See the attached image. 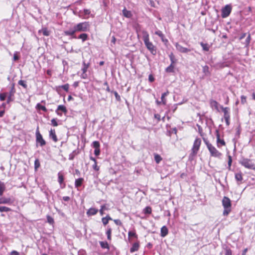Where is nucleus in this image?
<instances>
[{"label":"nucleus","instance_id":"1","mask_svg":"<svg viewBox=\"0 0 255 255\" xmlns=\"http://www.w3.org/2000/svg\"><path fill=\"white\" fill-rule=\"evenodd\" d=\"M143 40L146 48L150 51L151 53L153 55H155L156 50L155 47L153 45L152 42L149 41V35L147 31H143Z\"/></svg>","mask_w":255,"mask_h":255},{"label":"nucleus","instance_id":"2","mask_svg":"<svg viewBox=\"0 0 255 255\" xmlns=\"http://www.w3.org/2000/svg\"><path fill=\"white\" fill-rule=\"evenodd\" d=\"M205 142L211 154V155L215 157L220 158L222 154L208 141H205Z\"/></svg>","mask_w":255,"mask_h":255},{"label":"nucleus","instance_id":"3","mask_svg":"<svg viewBox=\"0 0 255 255\" xmlns=\"http://www.w3.org/2000/svg\"><path fill=\"white\" fill-rule=\"evenodd\" d=\"M240 163L246 168L255 170V164L250 159L243 158L240 160Z\"/></svg>","mask_w":255,"mask_h":255},{"label":"nucleus","instance_id":"4","mask_svg":"<svg viewBox=\"0 0 255 255\" xmlns=\"http://www.w3.org/2000/svg\"><path fill=\"white\" fill-rule=\"evenodd\" d=\"M74 26L77 32H85L88 30L90 24L89 22L85 21L78 23Z\"/></svg>","mask_w":255,"mask_h":255},{"label":"nucleus","instance_id":"5","mask_svg":"<svg viewBox=\"0 0 255 255\" xmlns=\"http://www.w3.org/2000/svg\"><path fill=\"white\" fill-rule=\"evenodd\" d=\"M201 142V140L200 138H196L195 140L193 147L192 148V152L190 154V157H193L196 155L199 149Z\"/></svg>","mask_w":255,"mask_h":255},{"label":"nucleus","instance_id":"6","mask_svg":"<svg viewBox=\"0 0 255 255\" xmlns=\"http://www.w3.org/2000/svg\"><path fill=\"white\" fill-rule=\"evenodd\" d=\"M232 7L231 4H227L221 9V16L223 18L229 16L232 11Z\"/></svg>","mask_w":255,"mask_h":255},{"label":"nucleus","instance_id":"7","mask_svg":"<svg viewBox=\"0 0 255 255\" xmlns=\"http://www.w3.org/2000/svg\"><path fill=\"white\" fill-rule=\"evenodd\" d=\"M36 141L37 144H39L40 146H43L46 144L45 141L39 132L38 127H37L36 130Z\"/></svg>","mask_w":255,"mask_h":255},{"label":"nucleus","instance_id":"8","mask_svg":"<svg viewBox=\"0 0 255 255\" xmlns=\"http://www.w3.org/2000/svg\"><path fill=\"white\" fill-rule=\"evenodd\" d=\"M222 202L224 208H231V201L228 197L224 196Z\"/></svg>","mask_w":255,"mask_h":255},{"label":"nucleus","instance_id":"9","mask_svg":"<svg viewBox=\"0 0 255 255\" xmlns=\"http://www.w3.org/2000/svg\"><path fill=\"white\" fill-rule=\"evenodd\" d=\"M175 47L177 50L181 53H186L191 51V49L184 47L177 43H176Z\"/></svg>","mask_w":255,"mask_h":255},{"label":"nucleus","instance_id":"10","mask_svg":"<svg viewBox=\"0 0 255 255\" xmlns=\"http://www.w3.org/2000/svg\"><path fill=\"white\" fill-rule=\"evenodd\" d=\"M76 30H75V26H74L72 28H70L67 30H65L64 31V34L67 36H72L73 38H76V37L74 36L75 33L76 32Z\"/></svg>","mask_w":255,"mask_h":255},{"label":"nucleus","instance_id":"11","mask_svg":"<svg viewBox=\"0 0 255 255\" xmlns=\"http://www.w3.org/2000/svg\"><path fill=\"white\" fill-rule=\"evenodd\" d=\"M216 136L218 147H220L221 145H225L226 143L224 139L220 138V134L218 130H216Z\"/></svg>","mask_w":255,"mask_h":255},{"label":"nucleus","instance_id":"12","mask_svg":"<svg viewBox=\"0 0 255 255\" xmlns=\"http://www.w3.org/2000/svg\"><path fill=\"white\" fill-rule=\"evenodd\" d=\"M59 111H61L62 112L65 114H66L67 112L66 108L63 105H59L57 107V110H56V114L58 115L61 116L62 114L60 113Z\"/></svg>","mask_w":255,"mask_h":255},{"label":"nucleus","instance_id":"13","mask_svg":"<svg viewBox=\"0 0 255 255\" xmlns=\"http://www.w3.org/2000/svg\"><path fill=\"white\" fill-rule=\"evenodd\" d=\"M14 92H15V90H14V86H13L11 87V90L9 92V93H7V104L9 103L11 101H12L11 97L13 96Z\"/></svg>","mask_w":255,"mask_h":255},{"label":"nucleus","instance_id":"14","mask_svg":"<svg viewBox=\"0 0 255 255\" xmlns=\"http://www.w3.org/2000/svg\"><path fill=\"white\" fill-rule=\"evenodd\" d=\"M49 137L55 142H57L58 141L54 129H51L49 131Z\"/></svg>","mask_w":255,"mask_h":255},{"label":"nucleus","instance_id":"15","mask_svg":"<svg viewBox=\"0 0 255 255\" xmlns=\"http://www.w3.org/2000/svg\"><path fill=\"white\" fill-rule=\"evenodd\" d=\"M98 212V210L94 208H90L87 212V215L88 216H93L96 215Z\"/></svg>","mask_w":255,"mask_h":255},{"label":"nucleus","instance_id":"16","mask_svg":"<svg viewBox=\"0 0 255 255\" xmlns=\"http://www.w3.org/2000/svg\"><path fill=\"white\" fill-rule=\"evenodd\" d=\"M221 108L222 110V111L223 112V113L224 114V118H230V112H229L230 109L228 107L224 108L223 106H221Z\"/></svg>","mask_w":255,"mask_h":255},{"label":"nucleus","instance_id":"17","mask_svg":"<svg viewBox=\"0 0 255 255\" xmlns=\"http://www.w3.org/2000/svg\"><path fill=\"white\" fill-rule=\"evenodd\" d=\"M160 232L161 236L162 237H164L167 235L168 233V230L166 226H164L161 228Z\"/></svg>","mask_w":255,"mask_h":255},{"label":"nucleus","instance_id":"18","mask_svg":"<svg viewBox=\"0 0 255 255\" xmlns=\"http://www.w3.org/2000/svg\"><path fill=\"white\" fill-rule=\"evenodd\" d=\"M123 15L127 18H130L132 16V13L130 11L128 10L126 8H125L123 11Z\"/></svg>","mask_w":255,"mask_h":255},{"label":"nucleus","instance_id":"19","mask_svg":"<svg viewBox=\"0 0 255 255\" xmlns=\"http://www.w3.org/2000/svg\"><path fill=\"white\" fill-rule=\"evenodd\" d=\"M139 247V245L138 243H134L132 247L130 249V253H133L135 251H137Z\"/></svg>","mask_w":255,"mask_h":255},{"label":"nucleus","instance_id":"20","mask_svg":"<svg viewBox=\"0 0 255 255\" xmlns=\"http://www.w3.org/2000/svg\"><path fill=\"white\" fill-rule=\"evenodd\" d=\"M5 184L0 180V196H1L5 190Z\"/></svg>","mask_w":255,"mask_h":255},{"label":"nucleus","instance_id":"21","mask_svg":"<svg viewBox=\"0 0 255 255\" xmlns=\"http://www.w3.org/2000/svg\"><path fill=\"white\" fill-rule=\"evenodd\" d=\"M11 200L10 198H0V204H10Z\"/></svg>","mask_w":255,"mask_h":255},{"label":"nucleus","instance_id":"22","mask_svg":"<svg viewBox=\"0 0 255 255\" xmlns=\"http://www.w3.org/2000/svg\"><path fill=\"white\" fill-rule=\"evenodd\" d=\"M84 181V179L83 178H79L78 179H76L75 182V186L76 188H78L81 186L83 182Z\"/></svg>","mask_w":255,"mask_h":255},{"label":"nucleus","instance_id":"23","mask_svg":"<svg viewBox=\"0 0 255 255\" xmlns=\"http://www.w3.org/2000/svg\"><path fill=\"white\" fill-rule=\"evenodd\" d=\"M167 73H173L174 72V65L170 64L165 69Z\"/></svg>","mask_w":255,"mask_h":255},{"label":"nucleus","instance_id":"24","mask_svg":"<svg viewBox=\"0 0 255 255\" xmlns=\"http://www.w3.org/2000/svg\"><path fill=\"white\" fill-rule=\"evenodd\" d=\"M112 219L109 216H107L106 217H103L102 221L104 225L106 226L109 222V220H112Z\"/></svg>","mask_w":255,"mask_h":255},{"label":"nucleus","instance_id":"25","mask_svg":"<svg viewBox=\"0 0 255 255\" xmlns=\"http://www.w3.org/2000/svg\"><path fill=\"white\" fill-rule=\"evenodd\" d=\"M210 104L211 107H214L215 109L218 110V103L217 101L213 100H211L210 101Z\"/></svg>","mask_w":255,"mask_h":255},{"label":"nucleus","instance_id":"26","mask_svg":"<svg viewBox=\"0 0 255 255\" xmlns=\"http://www.w3.org/2000/svg\"><path fill=\"white\" fill-rule=\"evenodd\" d=\"M83 67L82 69V72H83V73H86V72L87 71V69L90 66V63H86L85 61H84L83 62Z\"/></svg>","mask_w":255,"mask_h":255},{"label":"nucleus","instance_id":"27","mask_svg":"<svg viewBox=\"0 0 255 255\" xmlns=\"http://www.w3.org/2000/svg\"><path fill=\"white\" fill-rule=\"evenodd\" d=\"M58 181L60 185H62L64 182V176L60 172L58 173Z\"/></svg>","mask_w":255,"mask_h":255},{"label":"nucleus","instance_id":"28","mask_svg":"<svg viewBox=\"0 0 255 255\" xmlns=\"http://www.w3.org/2000/svg\"><path fill=\"white\" fill-rule=\"evenodd\" d=\"M99 243L102 248L109 250V246L107 242L100 241Z\"/></svg>","mask_w":255,"mask_h":255},{"label":"nucleus","instance_id":"29","mask_svg":"<svg viewBox=\"0 0 255 255\" xmlns=\"http://www.w3.org/2000/svg\"><path fill=\"white\" fill-rule=\"evenodd\" d=\"M200 45L202 46L203 50L204 51H208L209 50L210 46L208 45V44L201 42Z\"/></svg>","mask_w":255,"mask_h":255},{"label":"nucleus","instance_id":"30","mask_svg":"<svg viewBox=\"0 0 255 255\" xmlns=\"http://www.w3.org/2000/svg\"><path fill=\"white\" fill-rule=\"evenodd\" d=\"M79 152L77 150H74L71 153L69 154V159L70 160H73L75 155L78 154Z\"/></svg>","mask_w":255,"mask_h":255},{"label":"nucleus","instance_id":"31","mask_svg":"<svg viewBox=\"0 0 255 255\" xmlns=\"http://www.w3.org/2000/svg\"><path fill=\"white\" fill-rule=\"evenodd\" d=\"M36 108L38 110H42L45 112H47V110L46 107L44 106L41 105L40 104L38 103L36 105Z\"/></svg>","mask_w":255,"mask_h":255},{"label":"nucleus","instance_id":"32","mask_svg":"<svg viewBox=\"0 0 255 255\" xmlns=\"http://www.w3.org/2000/svg\"><path fill=\"white\" fill-rule=\"evenodd\" d=\"M128 240L129 242H130V238L131 237H134L135 238H137V235H136V234L135 232L129 231L128 233Z\"/></svg>","mask_w":255,"mask_h":255},{"label":"nucleus","instance_id":"33","mask_svg":"<svg viewBox=\"0 0 255 255\" xmlns=\"http://www.w3.org/2000/svg\"><path fill=\"white\" fill-rule=\"evenodd\" d=\"M168 94H169L168 91H167V92H164V93L162 94L161 99V101H162V104L163 105H165L166 104V100L165 99V97L167 96L168 95Z\"/></svg>","mask_w":255,"mask_h":255},{"label":"nucleus","instance_id":"34","mask_svg":"<svg viewBox=\"0 0 255 255\" xmlns=\"http://www.w3.org/2000/svg\"><path fill=\"white\" fill-rule=\"evenodd\" d=\"M169 57L170 60L171 61V64H170L174 65L176 62V61H177L176 59L175 58L174 55H173V54L172 53H171L169 55Z\"/></svg>","mask_w":255,"mask_h":255},{"label":"nucleus","instance_id":"35","mask_svg":"<svg viewBox=\"0 0 255 255\" xmlns=\"http://www.w3.org/2000/svg\"><path fill=\"white\" fill-rule=\"evenodd\" d=\"M235 179L237 181L241 182L243 180L242 174L241 173H237L235 174Z\"/></svg>","mask_w":255,"mask_h":255},{"label":"nucleus","instance_id":"36","mask_svg":"<svg viewBox=\"0 0 255 255\" xmlns=\"http://www.w3.org/2000/svg\"><path fill=\"white\" fill-rule=\"evenodd\" d=\"M11 210V209L8 207L5 206H0V212H8Z\"/></svg>","mask_w":255,"mask_h":255},{"label":"nucleus","instance_id":"37","mask_svg":"<svg viewBox=\"0 0 255 255\" xmlns=\"http://www.w3.org/2000/svg\"><path fill=\"white\" fill-rule=\"evenodd\" d=\"M78 38L81 39L83 41H85L88 38V35L86 33H83L79 35Z\"/></svg>","mask_w":255,"mask_h":255},{"label":"nucleus","instance_id":"38","mask_svg":"<svg viewBox=\"0 0 255 255\" xmlns=\"http://www.w3.org/2000/svg\"><path fill=\"white\" fill-rule=\"evenodd\" d=\"M251 39V34L250 33H249L247 37L246 38L245 42L244 43V44L246 46H248L249 45V44L250 43Z\"/></svg>","mask_w":255,"mask_h":255},{"label":"nucleus","instance_id":"39","mask_svg":"<svg viewBox=\"0 0 255 255\" xmlns=\"http://www.w3.org/2000/svg\"><path fill=\"white\" fill-rule=\"evenodd\" d=\"M111 234H112V229L111 228H109L106 232V234L107 235V239L108 240H111Z\"/></svg>","mask_w":255,"mask_h":255},{"label":"nucleus","instance_id":"40","mask_svg":"<svg viewBox=\"0 0 255 255\" xmlns=\"http://www.w3.org/2000/svg\"><path fill=\"white\" fill-rule=\"evenodd\" d=\"M7 93H3L0 94V100L1 101H3L5 100L7 97Z\"/></svg>","mask_w":255,"mask_h":255},{"label":"nucleus","instance_id":"41","mask_svg":"<svg viewBox=\"0 0 255 255\" xmlns=\"http://www.w3.org/2000/svg\"><path fill=\"white\" fill-rule=\"evenodd\" d=\"M154 160L157 163H159L162 160V158L159 155L156 154L154 155Z\"/></svg>","mask_w":255,"mask_h":255},{"label":"nucleus","instance_id":"42","mask_svg":"<svg viewBox=\"0 0 255 255\" xmlns=\"http://www.w3.org/2000/svg\"><path fill=\"white\" fill-rule=\"evenodd\" d=\"M155 34L158 36H159L161 39H163V38L164 37V35L162 32L161 31L158 30L155 32Z\"/></svg>","mask_w":255,"mask_h":255},{"label":"nucleus","instance_id":"43","mask_svg":"<svg viewBox=\"0 0 255 255\" xmlns=\"http://www.w3.org/2000/svg\"><path fill=\"white\" fill-rule=\"evenodd\" d=\"M92 145H93V146L95 149H98V148H100V144L99 142V141H94V142H93V143H92Z\"/></svg>","mask_w":255,"mask_h":255},{"label":"nucleus","instance_id":"44","mask_svg":"<svg viewBox=\"0 0 255 255\" xmlns=\"http://www.w3.org/2000/svg\"><path fill=\"white\" fill-rule=\"evenodd\" d=\"M231 211V208H224V210L223 211V215L224 216H227L230 213V212Z\"/></svg>","mask_w":255,"mask_h":255},{"label":"nucleus","instance_id":"45","mask_svg":"<svg viewBox=\"0 0 255 255\" xmlns=\"http://www.w3.org/2000/svg\"><path fill=\"white\" fill-rule=\"evenodd\" d=\"M18 84L19 85H21V86H22L24 88L26 89L27 88V85L26 84V82L23 81V80H19L18 81Z\"/></svg>","mask_w":255,"mask_h":255},{"label":"nucleus","instance_id":"46","mask_svg":"<svg viewBox=\"0 0 255 255\" xmlns=\"http://www.w3.org/2000/svg\"><path fill=\"white\" fill-rule=\"evenodd\" d=\"M46 217L48 223L52 225L54 223V219L51 216L47 215Z\"/></svg>","mask_w":255,"mask_h":255},{"label":"nucleus","instance_id":"47","mask_svg":"<svg viewBox=\"0 0 255 255\" xmlns=\"http://www.w3.org/2000/svg\"><path fill=\"white\" fill-rule=\"evenodd\" d=\"M151 208L149 207V206H147V207H146L144 209V213L145 214H150L151 213Z\"/></svg>","mask_w":255,"mask_h":255},{"label":"nucleus","instance_id":"48","mask_svg":"<svg viewBox=\"0 0 255 255\" xmlns=\"http://www.w3.org/2000/svg\"><path fill=\"white\" fill-rule=\"evenodd\" d=\"M60 87L62 88L65 91L68 92L69 90V85L68 84H66L65 85L61 86Z\"/></svg>","mask_w":255,"mask_h":255},{"label":"nucleus","instance_id":"49","mask_svg":"<svg viewBox=\"0 0 255 255\" xmlns=\"http://www.w3.org/2000/svg\"><path fill=\"white\" fill-rule=\"evenodd\" d=\"M232 162V157L231 155H228V162L229 169H230V168H231Z\"/></svg>","mask_w":255,"mask_h":255},{"label":"nucleus","instance_id":"50","mask_svg":"<svg viewBox=\"0 0 255 255\" xmlns=\"http://www.w3.org/2000/svg\"><path fill=\"white\" fill-rule=\"evenodd\" d=\"M40 166V163L38 159H36L34 161V168L36 170Z\"/></svg>","mask_w":255,"mask_h":255},{"label":"nucleus","instance_id":"51","mask_svg":"<svg viewBox=\"0 0 255 255\" xmlns=\"http://www.w3.org/2000/svg\"><path fill=\"white\" fill-rule=\"evenodd\" d=\"M42 31L43 34L44 36H47L49 35L50 32H49V31L46 28L43 29L42 30Z\"/></svg>","mask_w":255,"mask_h":255},{"label":"nucleus","instance_id":"52","mask_svg":"<svg viewBox=\"0 0 255 255\" xmlns=\"http://www.w3.org/2000/svg\"><path fill=\"white\" fill-rule=\"evenodd\" d=\"M51 122V125L53 126L56 127L58 125L57 122L56 121V120L55 119H52Z\"/></svg>","mask_w":255,"mask_h":255},{"label":"nucleus","instance_id":"53","mask_svg":"<svg viewBox=\"0 0 255 255\" xmlns=\"http://www.w3.org/2000/svg\"><path fill=\"white\" fill-rule=\"evenodd\" d=\"M114 95L116 97V99L117 101H120L121 100V97H120V96L118 94V92H116V91H115L114 93Z\"/></svg>","mask_w":255,"mask_h":255},{"label":"nucleus","instance_id":"54","mask_svg":"<svg viewBox=\"0 0 255 255\" xmlns=\"http://www.w3.org/2000/svg\"><path fill=\"white\" fill-rule=\"evenodd\" d=\"M241 103L242 104H244L245 103H246L247 101H246V97L244 96V95H242L241 97Z\"/></svg>","mask_w":255,"mask_h":255},{"label":"nucleus","instance_id":"55","mask_svg":"<svg viewBox=\"0 0 255 255\" xmlns=\"http://www.w3.org/2000/svg\"><path fill=\"white\" fill-rule=\"evenodd\" d=\"M92 167L96 171H98L99 170V167L97 165V162L94 163Z\"/></svg>","mask_w":255,"mask_h":255},{"label":"nucleus","instance_id":"56","mask_svg":"<svg viewBox=\"0 0 255 255\" xmlns=\"http://www.w3.org/2000/svg\"><path fill=\"white\" fill-rule=\"evenodd\" d=\"M19 59V56L17 54V52L14 53L13 55V60L17 61Z\"/></svg>","mask_w":255,"mask_h":255},{"label":"nucleus","instance_id":"57","mask_svg":"<svg viewBox=\"0 0 255 255\" xmlns=\"http://www.w3.org/2000/svg\"><path fill=\"white\" fill-rule=\"evenodd\" d=\"M232 251L230 249H227L225 253V255H232Z\"/></svg>","mask_w":255,"mask_h":255},{"label":"nucleus","instance_id":"58","mask_svg":"<svg viewBox=\"0 0 255 255\" xmlns=\"http://www.w3.org/2000/svg\"><path fill=\"white\" fill-rule=\"evenodd\" d=\"M114 222L117 225L121 226L122 225V223L119 219L114 220Z\"/></svg>","mask_w":255,"mask_h":255},{"label":"nucleus","instance_id":"59","mask_svg":"<svg viewBox=\"0 0 255 255\" xmlns=\"http://www.w3.org/2000/svg\"><path fill=\"white\" fill-rule=\"evenodd\" d=\"M148 80L150 82H153L154 81V78L152 74H150L148 76Z\"/></svg>","mask_w":255,"mask_h":255},{"label":"nucleus","instance_id":"60","mask_svg":"<svg viewBox=\"0 0 255 255\" xmlns=\"http://www.w3.org/2000/svg\"><path fill=\"white\" fill-rule=\"evenodd\" d=\"M100 153V148H98V149H95V150H94V154L96 155V156H98Z\"/></svg>","mask_w":255,"mask_h":255},{"label":"nucleus","instance_id":"61","mask_svg":"<svg viewBox=\"0 0 255 255\" xmlns=\"http://www.w3.org/2000/svg\"><path fill=\"white\" fill-rule=\"evenodd\" d=\"M91 13V11L89 9H84V13L85 15H89Z\"/></svg>","mask_w":255,"mask_h":255},{"label":"nucleus","instance_id":"62","mask_svg":"<svg viewBox=\"0 0 255 255\" xmlns=\"http://www.w3.org/2000/svg\"><path fill=\"white\" fill-rule=\"evenodd\" d=\"M105 208V206H102L101 209L100 210V213L101 215H103L104 214V209Z\"/></svg>","mask_w":255,"mask_h":255},{"label":"nucleus","instance_id":"63","mask_svg":"<svg viewBox=\"0 0 255 255\" xmlns=\"http://www.w3.org/2000/svg\"><path fill=\"white\" fill-rule=\"evenodd\" d=\"M246 35H247V33H242L241 34V35L240 36V37L239 38V39L240 40H242L243 39H244L246 37Z\"/></svg>","mask_w":255,"mask_h":255},{"label":"nucleus","instance_id":"64","mask_svg":"<svg viewBox=\"0 0 255 255\" xmlns=\"http://www.w3.org/2000/svg\"><path fill=\"white\" fill-rule=\"evenodd\" d=\"M19 254L18 252L15 251H13L10 253V255H19Z\"/></svg>","mask_w":255,"mask_h":255}]
</instances>
